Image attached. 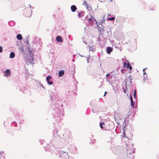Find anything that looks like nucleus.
<instances>
[{
	"mask_svg": "<svg viewBox=\"0 0 159 159\" xmlns=\"http://www.w3.org/2000/svg\"><path fill=\"white\" fill-rule=\"evenodd\" d=\"M131 100H133L132 99V98L131 96H130V101H131Z\"/></svg>",
	"mask_w": 159,
	"mask_h": 159,
	"instance_id": "23",
	"label": "nucleus"
},
{
	"mask_svg": "<svg viewBox=\"0 0 159 159\" xmlns=\"http://www.w3.org/2000/svg\"><path fill=\"white\" fill-rule=\"evenodd\" d=\"M83 5H84L87 6V2H86V1H84V2Z\"/></svg>",
	"mask_w": 159,
	"mask_h": 159,
	"instance_id": "16",
	"label": "nucleus"
},
{
	"mask_svg": "<svg viewBox=\"0 0 159 159\" xmlns=\"http://www.w3.org/2000/svg\"><path fill=\"white\" fill-rule=\"evenodd\" d=\"M115 18L114 17H112L111 18H110L108 19V20H115Z\"/></svg>",
	"mask_w": 159,
	"mask_h": 159,
	"instance_id": "14",
	"label": "nucleus"
},
{
	"mask_svg": "<svg viewBox=\"0 0 159 159\" xmlns=\"http://www.w3.org/2000/svg\"><path fill=\"white\" fill-rule=\"evenodd\" d=\"M123 134L124 135V137H125V132L124 131L123 133Z\"/></svg>",
	"mask_w": 159,
	"mask_h": 159,
	"instance_id": "21",
	"label": "nucleus"
},
{
	"mask_svg": "<svg viewBox=\"0 0 159 159\" xmlns=\"http://www.w3.org/2000/svg\"><path fill=\"white\" fill-rule=\"evenodd\" d=\"M94 21H95L96 23L97 24V21L90 14V18L89 19V22L91 25H93Z\"/></svg>",
	"mask_w": 159,
	"mask_h": 159,
	"instance_id": "1",
	"label": "nucleus"
},
{
	"mask_svg": "<svg viewBox=\"0 0 159 159\" xmlns=\"http://www.w3.org/2000/svg\"><path fill=\"white\" fill-rule=\"evenodd\" d=\"M105 125V124H104V122L101 123L100 124V127L103 130H105V129H104V128L103 127L102 125Z\"/></svg>",
	"mask_w": 159,
	"mask_h": 159,
	"instance_id": "11",
	"label": "nucleus"
},
{
	"mask_svg": "<svg viewBox=\"0 0 159 159\" xmlns=\"http://www.w3.org/2000/svg\"><path fill=\"white\" fill-rule=\"evenodd\" d=\"M127 68H129L130 70H131L132 67L129 63H128L127 66Z\"/></svg>",
	"mask_w": 159,
	"mask_h": 159,
	"instance_id": "12",
	"label": "nucleus"
},
{
	"mask_svg": "<svg viewBox=\"0 0 159 159\" xmlns=\"http://www.w3.org/2000/svg\"><path fill=\"white\" fill-rule=\"evenodd\" d=\"M135 95H136L135 90L134 91V97H135Z\"/></svg>",
	"mask_w": 159,
	"mask_h": 159,
	"instance_id": "18",
	"label": "nucleus"
},
{
	"mask_svg": "<svg viewBox=\"0 0 159 159\" xmlns=\"http://www.w3.org/2000/svg\"><path fill=\"white\" fill-rule=\"evenodd\" d=\"M109 75H110V74H109H109H107L106 75V77H107V78H108V76H109Z\"/></svg>",
	"mask_w": 159,
	"mask_h": 159,
	"instance_id": "19",
	"label": "nucleus"
},
{
	"mask_svg": "<svg viewBox=\"0 0 159 159\" xmlns=\"http://www.w3.org/2000/svg\"><path fill=\"white\" fill-rule=\"evenodd\" d=\"M2 48L0 46V52H2Z\"/></svg>",
	"mask_w": 159,
	"mask_h": 159,
	"instance_id": "17",
	"label": "nucleus"
},
{
	"mask_svg": "<svg viewBox=\"0 0 159 159\" xmlns=\"http://www.w3.org/2000/svg\"><path fill=\"white\" fill-rule=\"evenodd\" d=\"M15 56V54L14 52H11L10 55V57L11 58H13Z\"/></svg>",
	"mask_w": 159,
	"mask_h": 159,
	"instance_id": "10",
	"label": "nucleus"
},
{
	"mask_svg": "<svg viewBox=\"0 0 159 159\" xmlns=\"http://www.w3.org/2000/svg\"><path fill=\"white\" fill-rule=\"evenodd\" d=\"M52 78L51 77L48 75L46 77V80L47 81L48 83L49 84H52V81H50V80Z\"/></svg>",
	"mask_w": 159,
	"mask_h": 159,
	"instance_id": "3",
	"label": "nucleus"
},
{
	"mask_svg": "<svg viewBox=\"0 0 159 159\" xmlns=\"http://www.w3.org/2000/svg\"><path fill=\"white\" fill-rule=\"evenodd\" d=\"M105 21V20L104 19H103V20H102V23L103 22V21Z\"/></svg>",
	"mask_w": 159,
	"mask_h": 159,
	"instance_id": "22",
	"label": "nucleus"
},
{
	"mask_svg": "<svg viewBox=\"0 0 159 159\" xmlns=\"http://www.w3.org/2000/svg\"><path fill=\"white\" fill-rule=\"evenodd\" d=\"M64 71L62 70H61L59 71V72L58 75L60 77H61L64 75Z\"/></svg>",
	"mask_w": 159,
	"mask_h": 159,
	"instance_id": "6",
	"label": "nucleus"
},
{
	"mask_svg": "<svg viewBox=\"0 0 159 159\" xmlns=\"http://www.w3.org/2000/svg\"><path fill=\"white\" fill-rule=\"evenodd\" d=\"M107 92L105 91V93H104V96H105L106 95V94H107Z\"/></svg>",
	"mask_w": 159,
	"mask_h": 159,
	"instance_id": "20",
	"label": "nucleus"
},
{
	"mask_svg": "<svg viewBox=\"0 0 159 159\" xmlns=\"http://www.w3.org/2000/svg\"><path fill=\"white\" fill-rule=\"evenodd\" d=\"M84 11L81 12L79 13L78 14V16L80 18L83 16H84Z\"/></svg>",
	"mask_w": 159,
	"mask_h": 159,
	"instance_id": "5",
	"label": "nucleus"
},
{
	"mask_svg": "<svg viewBox=\"0 0 159 159\" xmlns=\"http://www.w3.org/2000/svg\"><path fill=\"white\" fill-rule=\"evenodd\" d=\"M123 67H125L127 66V64L126 62H123Z\"/></svg>",
	"mask_w": 159,
	"mask_h": 159,
	"instance_id": "15",
	"label": "nucleus"
},
{
	"mask_svg": "<svg viewBox=\"0 0 159 159\" xmlns=\"http://www.w3.org/2000/svg\"><path fill=\"white\" fill-rule=\"evenodd\" d=\"M112 51V49L111 47H108L107 48V52L108 54H110Z\"/></svg>",
	"mask_w": 159,
	"mask_h": 159,
	"instance_id": "7",
	"label": "nucleus"
},
{
	"mask_svg": "<svg viewBox=\"0 0 159 159\" xmlns=\"http://www.w3.org/2000/svg\"><path fill=\"white\" fill-rule=\"evenodd\" d=\"M11 75V73L10 70L9 69H7L4 72V76L6 77L10 76Z\"/></svg>",
	"mask_w": 159,
	"mask_h": 159,
	"instance_id": "2",
	"label": "nucleus"
},
{
	"mask_svg": "<svg viewBox=\"0 0 159 159\" xmlns=\"http://www.w3.org/2000/svg\"><path fill=\"white\" fill-rule=\"evenodd\" d=\"M131 106L134 107V102H133V100H131Z\"/></svg>",
	"mask_w": 159,
	"mask_h": 159,
	"instance_id": "13",
	"label": "nucleus"
},
{
	"mask_svg": "<svg viewBox=\"0 0 159 159\" xmlns=\"http://www.w3.org/2000/svg\"><path fill=\"white\" fill-rule=\"evenodd\" d=\"M124 92L125 93H126V90H124Z\"/></svg>",
	"mask_w": 159,
	"mask_h": 159,
	"instance_id": "24",
	"label": "nucleus"
},
{
	"mask_svg": "<svg viewBox=\"0 0 159 159\" xmlns=\"http://www.w3.org/2000/svg\"><path fill=\"white\" fill-rule=\"evenodd\" d=\"M16 38L17 39L19 40H21L22 39L21 35L20 34H19L17 35Z\"/></svg>",
	"mask_w": 159,
	"mask_h": 159,
	"instance_id": "9",
	"label": "nucleus"
},
{
	"mask_svg": "<svg viewBox=\"0 0 159 159\" xmlns=\"http://www.w3.org/2000/svg\"><path fill=\"white\" fill-rule=\"evenodd\" d=\"M57 40L59 42H61L62 41V39L61 37L59 36H58L56 38Z\"/></svg>",
	"mask_w": 159,
	"mask_h": 159,
	"instance_id": "8",
	"label": "nucleus"
},
{
	"mask_svg": "<svg viewBox=\"0 0 159 159\" xmlns=\"http://www.w3.org/2000/svg\"><path fill=\"white\" fill-rule=\"evenodd\" d=\"M71 9L73 12H75L77 9L75 5H72L71 7Z\"/></svg>",
	"mask_w": 159,
	"mask_h": 159,
	"instance_id": "4",
	"label": "nucleus"
}]
</instances>
